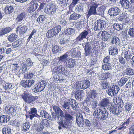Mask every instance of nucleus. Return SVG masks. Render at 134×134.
Returning <instances> with one entry per match:
<instances>
[{
    "instance_id": "29",
    "label": "nucleus",
    "mask_w": 134,
    "mask_h": 134,
    "mask_svg": "<svg viewBox=\"0 0 134 134\" xmlns=\"http://www.w3.org/2000/svg\"><path fill=\"white\" fill-rule=\"evenodd\" d=\"M102 69L105 71L111 70H112V64L110 63H108L102 65Z\"/></svg>"
},
{
    "instance_id": "42",
    "label": "nucleus",
    "mask_w": 134,
    "mask_h": 134,
    "mask_svg": "<svg viewBox=\"0 0 134 134\" xmlns=\"http://www.w3.org/2000/svg\"><path fill=\"white\" fill-rule=\"evenodd\" d=\"M112 26L114 29L118 31H119L123 28L122 25L119 24L114 23L112 25Z\"/></svg>"
},
{
    "instance_id": "58",
    "label": "nucleus",
    "mask_w": 134,
    "mask_h": 134,
    "mask_svg": "<svg viewBox=\"0 0 134 134\" xmlns=\"http://www.w3.org/2000/svg\"><path fill=\"white\" fill-rule=\"evenodd\" d=\"M128 34L130 37H134V27H131L129 29Z\"/></svg>"
},
{
    "instance_id": "27",
    "label": "nucleus",
    "mask_w": 134,
    "mask_h": 134,
    "mask_svg": "<svg viewBox=\"0 0 134 134\" xmlns=\"http://www.w3.org/2000/svg\"><path fill=\"white\" fill-rule=\"evenodd\" d=\"M105 9L106 7L104 5H102L99 7L97 9V15H102L103 14Z\"/></svg>"
},
{
    "instance_id": "57",
    "label": "nucleus",
    "mask_w": 134,
    "mask_h": 134,
    "mask_svg": "<svg viewBox=\"0 0 134 134\" xmlns=\"http://www.w3.org/2000/svg\"><path fill=\"white\" fill-rule=\"evenodd\" d=\"M26 64L27 66L29 67H31L33 65V62L31 60L30 58H27L26 59Z\"/></svg>"
},
{
    "instance_id": "36",
    "label": "nucleus",
    "mask_w": 134,
    "mask_h": 134,
    "mask_svg": "<svg viewBox=\"0 0 134 134\" xmlns=\"http://www.w3.org/2000/svg\"><path fill=\"white\" fill-rule=\"evenodd\" d=\"M12 65V68L13 71L14 72L17 71V70L19 69V62H15Z\"/></svg>"
},
{
    "instance_id": "25",
    "label": "nucleus",
    "mask_w": 134,
    "mask_h": 134,
    "mask_svg": "<svg viewBox=\"0 0 134 134\" xmlns=\"http://www.w3.org/2000/svg\"><path fill=\"white\" fill-rule=\"evenodd\" d=\"M101 36L102 40L104 41H107L111 38L110 35L106 31L102 32Z\"/></svg>"
},
{
    "instance_id": "14",
    "label": "nucleus",
    "mask_w": 134,
    "mask_h": 134,
    "mask_svg": "<svg viewBox=\"0 0 134 134\" xmlns=\"http://www.w3.org/2000/svg\"><path fill=\"white\" fill-rule=\"evenodd\" d=\"M128 48V50H123L122 53V55L127 61H129L130 60L132 55V52L130 50H129V49H130V48H129V47Z\"/></svg>"
},
{
    "instance_id": "49",
    "label": "nucleus",
    "mask_w": 134,
    "mask_h": 134,
    "mask_svg": "<svg viewBox=\"0 0 134 134\" xmlns=\"http://www.w3.org/2000/svg\"><path fill=\"white\" fill-rule=\"evenodd\" d=\"M66 32V33L67 34V35L72 36L75 33V30L73 28H68Z\"/></svg>"
},
{
    "instance_id": "59",
    "label": "nucleus",
    "mask_w": 134,
    "mask_h": 134,
    "mask_svg": "<svg viewBox=\"0 0 134 134\" xmlns=\"http://www.w3.org/2000/svg\"><path fill=\"white\" fill-rule=\"evenodd\" d=\"M83 6L81 4L78 5L77 6L76 10L77 12H82L83 11Z\"/></svg>"
},
{
    "instance_id": "46",
    "label": "nucleus",
    "mask_w": 134,
    "mask_h": 134,
    "mask_svg": "<svg viewBox=\"0 0 134 134\" xmlns=\"http://www.w3.org/2000/svg\"><path fill=\"white\" fill-rule=\"evenodd\" d=\"M52 75L53 76V81L55 82L58 83L63 81V80L62 79H60V78L59 79L58 78V75L54 74L53 75L52 74Z\"/></svg>"
},
{
    "instance_id": "21",
    "label": "nucleus",
    "mask_w": 134,
    "mask_h": 134,
    "mask_svg": "<svg viewBox=\"0 0 134 134\" xmlns=\"http://www.w3.org/2000/svg\"><path fill=\"white\" fill-rule=\"evenodd\" d=\"M40 115L45 118L51 120H53V119L52 118L51 115L45 110H42L40 113Z\"/></svg>"
},
{
    "instance_id": "31",
    "label": "nucleus",
    "mask_w": 134,
    "mask_h": 134,
    "mask_svg": "<svg viewBox=\"0 0 134 134\" xmlns=\"http://www.w3.org/2000/svg\"><path fill=\"white\" fill-rule=\"evenodd\" d=\"M81 17V15L76 13H73L71 14L69 18V20H77Z\"/></svg>"
},
{
    "instance_id": "47",
    "label": "nucleus",
    "mask_w": 134,
    "mask_h": 134,
    "mask_svg": "<svg viewBox=\"0 0 134 134\" xmlns=\"http://www.w3.org/2000/svg\"><path fill=\"white\" fill-rule=\"evenodd\" d=\"M47 37L48 38L52 37L55 36L52 29L49 30L46 34Z\"/></svg>"
},
{
    "instance_id": "53",
    "label": "nucleus",
    "mask_w": 134,
    "mask_h": 134,
    "mask_svg": "<svg viewBox=\"0 0 134 134\" xmlns=\"http://www.w3.org/2000/svg\"><path fill=\"white\" fill-rule=\"evenodd\" d=\"M27 87H30L34 84L35 81L33 80H26Z\"/></svg>"
},
{
    "instance_id": "9",
    "label": "nucleus",
    "mask_w": 134,
    "mask_h": 134,
    "mask_svg": "<svg viewBox=\"0 0 134 134\" xmlns=\"http://www.w3.org/2000/svg\"><path fill=\"white\" fill-rule=\"evenodd\" d=\"M119 90V87L118 86L113 85L109 88L107 93L109 96H114L118 93Z\"/></svg>"
},
{
    "instance_id": "3",
    "label": "nucleus",
    "mask_w": 134,
    "mask_h": 134,
    "mask_svg": "<svg viewBox=\"0 0 134 134\" xmlns=\"http://www.w3.org/2000/svg\"><path fill=\"white\" fill-rule=\"evenodd\" d=\"M107 24L105 21L99 19L94 23L92 27L95 31H99L101 30L103 28L106 27Z\"/></svg>"
},
{
    "instance_id": "22",
    "label": "nucleus",
    "mask_w": 134,
    "mask_h": 134,
    "mask_svg": "<svg viewBox=\"0 0 134 134\" xmlns=\"http://www.w3.org/2000/svg\"><path fill=\"white\" fill-rule=\"evenodd\" d=\"M53 109L55 114L58 115H59V116L61 117L64 116V112L58 107L56 105H54L53 107Z\"/></svg>"
},
{
    "instance_id": "15",
    "label": "nucleus",
    "mask_w": 134,
    "mask_h": 134,
    "mask_svg": "<svg viewBox=\"0 0 134 134\" xmlns=\"http://www.w3.org/2000/svg\"><path fill=\"white\" fill-rule=\"evenodd\" d=\"M76 123L80 127H83L85 119L83 118L82 114L81 113H79L76 116Z\"/></svg>"
},
{
    "instance_id": "26",
    "label": "nucleus",
    "mask_w": 134,
    "mask_h": 134,
    "mask_svg": "<svg viewBox=\"0 0 134 134\" xmlns=\"http://www.w3.org/2000/svg\"><path fill=\"white\" fill-rule=\"evenodd\" d=\"M75 98L79 100L81 99L84 95L83 91L82 90H80L75 92Z\"/></svg>"
},
{
    "instance_id": "19",
    "label": "nucleus",
    "mask_w": 134,
    "mask_h": 134,
    "mask_svg": "<svg viewBox=\"0 0 134 134\" xmlns=\"http://www.w3.org/2000/svg\"><path fill=\"white\" fill-rule=\"evenodd\" d=\"M58 124L62 126V127L64 128H66L67 129L69 128L70 126L69 125L70 122L66 120H62L60 121L57 122Z\"/></svg>"
},
{
    "instance_id": "62",
    "label": "nucleus",
    "mask_w": 134,
    "mask_h": 134,
    "mask_svg": "<svg viewBox=\"0 0 134 134\" xmlns=\"http://www.w3.org/2000/svg\"><path fill=\"white\" fill-rule=\"evenodd\" d=\"M101 84L104 89L109 88V84L106 81L103 80V81H102Z\"/></svg>"
},
{
    "instance_id": "6",
    "label": "nucleus",
    "mask_w": 134,
    "mask_h": 134,
    "mask_svg": "<svg viewBox=\"0 0 134 134\" xmlns=\"http://www.w3.org/2000/svg\"><path fill=\"white\" fill-rule=\"evenodd\" d=\"M92 4L90 6V9L88 10L87 16H90L92 15H97V12L96 9L98 7V4L96 1H93L92 2Z\"/></svg>"
},
{
    "instance_id": "41",
    "label": "nucleus",
    "mask_w": 134,
    "mask_h": 134,
    "mask_svg": "<svg viewBox=\"0 0 134 134\" xmlns=\"http://www.w3.org/2000/svg\"><path fill=\"white\" fill-rule=\"evenodd\" d=\"M76 49L75 48H72L67 53H69L68 55H69V56H70L73 58H75L76 57Z\"/></svg>"
},
{
    "instance_id": "51",
    "label": "nucleus",
    "mask_w": 134,
    "mask_h": 134,
    "mask_svg": "<svg viewBox=\"0 0 134 134\" xmlns=\"http://www.w3.org/2000/svg\"><path fill=\"white\" fill-rule=\"evenodd\" d=\"M46 19L45 16L43 15H40L37 19V21L38 23H42Z\"/></svg>"
},
{
    "instance_id": "33",
    "label": "nucleus",
    "mask_w": 134,
    "mask_h": 134,
    "mask_svg": "<svg viewBox=\"0 0 134 134\" xmlns=\"http://www.w3.org/2000/svg\"><path fill=\"white\" fill-rule=\"evenodd\" d=\"M11 30V28L9 27L5 28L2 29L0 31V36H2L5 34L10 32Z\"/></svg>"
},
{
    "instance_id": "44",
    "label": "nucleus",
    "mask_w": 134,
    "mask_h": 134,
    "mask_svg": "<svg viewBox=\"0 0 134 134\" xmlns=\"http://www.w3.org/2000/svg\"><path fill=\"white\" fill-rule=\"evenodd\" d=\"M61 117L64 118H65V120H67V121L70 120H73L74 119V118L69 114L67 113V112H66L65 113V115H64V116L63 117Z\"/></svg>"
},
{
    "instance_id": "24",
    "label": "nucleus",
    "mask_w": 134,
    "mask_h": 134,
    "mask_svg": "<svg viewBox=\"0 0 134 134\" xmlns=\"http://www.w3.org/2000/svg\"><path fill=\"white\" fill-rule=\"evenodd\" d=\"M109 53L110 55H114L116 54L118 52V49L114 46H111L109 49Z\"/></svg>"
},
{
    "instance_id": "17",
    "label": "nucleus",
    "mask_w": 134,
    "mask_h": 134,
    "mask_svg": "<svg viewBox=\"0 0 134 134\" xmlns=\"http://www.w3.org/2000/svg\"><path fill=\"white\" fill-rule=\"evenodd\" d=\"M70 103L69 100H68V102H65L62 107L65 109L66 110L67 112L70 114L72 113V111L70 108Z\"/></svg>"
},
{
    "instance_id": "39",
    "label": "nucleus",
    "mask_w": 134,
    "mask_h": 134,
    "mask_svg": "<svg viewBox=\"0 0 134 134\" xmlns=\"http://www.w3.org/2000/svg\"><path fill=\"white\" fill-rule=\"evenodd\" d=\"M26 16L25 13L23 12L19 15L16 18V20L20 21L24 19Z\"/></svg>"
},
{
    "instance_id": "30",
    "label": "nucleus",
    "mask_w": 134,
    "mask_h": 134,
    "mask_svg": "<svg viewBox=\"0 0 134 134\" xmlns=\"http://www.w3.org/2000/svg\"><path fill=\"white\" fill-rule=\"evenodd\" d=\"M30 124L29 122L24 123L21 126V130L22 131L26 132L28 131L30 128Z\"/></svg>"
},
{
    "instance_id": "10",
    "label": "nucleus",
    "mask_w": 134,
    "mask_h": 134,
    "mask_svg": "<svg viewBox=\"0 0 134 134\" xmlns=\"http://www.w3.org/2000/svg\"><path fill=\"white\" fill-rule=\"evenodd\" d=\"M65 68L63 65H60L56 67H55L53 69L52 71L53 74L58 75L59 73H62L65 74Z\"/></svg>"
},
{
    "instance_id": "23",
    "label": "nucleus",
    "mask_w": 134,
    "mask_h": 134,
    "mask_svg": "<svg viewBox=\"0 0 134 134\" xmlns=\"http://www.w3.org/2000/svg\"><path fill=\"white\" fill-rule=\"evenodd\" d=\"M111 43L113 44H115L116 46L120 45L119 39L116 36H113L111 37Z\"/></svg>"
},
{
    "instance_id": "61",
    "label": "nucleus",
    "mask_w": 134,
    "mask_h": 134,
    "mask_svg": "<svg viewBox=\"0 0 134 134\" xmlns=\"http://www.w3.org/2000/svg\"><path fill=\"white\" fill-rule=\"evenodd\" d=\"M30 4L34 10L37 8L38 6V4L37 3H35L33 1L31 2Z\"/></svg>"
},
{
    "instance_id": "34",
    "label": "nucleus",
    "mask_w": 134,
    "mask_h": 134,
    "mask_svg": "<svg viewBox=\"0 0 134 134\" xmlns=\"http://www.w3.org/2000/svg\"><path fill=\"white\" fill-rule=\"evenodd\" d=\"M13 7L12 6H6L4 9V12L7 14H9L13 11Z\"/></svg>"
},
{
    "instance_id": "55",
    "label": "nucleus",
    "mask_w": 134,
    "mask_h": 134,
    "mask_svg": "<svg viewBox=\"0 0 134 134\" xmlns=\"http://www.w3.org/2000/svg\"><path fill=\"white\" fill-rule=\"evenodd\" d=\"M126 73L128 75H132L134 74V70L131 68H128L126 70Z\"/></svg>"
},
{
    "instance_id": "1",
    "label": "nucleus",
    "mask_w": 134,
    "mask_h": 134,
    "mask_svg": "<svg viewBox=\"0 0 134 134\" xmlns=\"http://www.w3.org/2000/svg\"><path fill=\"white\" fill-rule=\"evenodd\" d=\"M109 102V100L107 98L101 100L100 104L102 107L97 108L93 113V115L95 118L99 121L105 120L108 118L109 113L105 107L108 105Z\"/></svg>"
},
{
    "instance_id": "12",
    "label": "nucleus",
    "mask_w": 134,
    "mask_h": 134,
    "mask_svg": "<svg viewBox=\"0 0 134 134\" xmlns=\"http://www.w3.org/2000/svg\"><path fill=\"white\" fill-rule=\"evenodd\" d=\"M84 48L85 51L84 55L86 57L89 56L91 52H92L91 51L92 49L91 44L89 42H87L85 43Z\"/></svg>"
},
{
    "instance_id": "13",
    "label": "nucleus",
    "mask_w": 134,
    "mask_h": 134,
    "mask_svg": "<svg viewBox=\"0 0 134 134\" xmlns=\"http://www.w3.org/2000/svg\"><path fill=\"white\" fill-rule=\"evenodd\" d=\"M20 110V108H18L14 106L8 107L5 109V110L7 111L8 114L11 115L17 113L19 112Z\"/></svg>"
},
{
    "instance_id": "18",
    "label": "nucleus",
    "mask_w": 134,
    "mask_h": 134,
    "mask_svg": "<svg viewBox=\"0 0 134 134\" xmlns=\"http://www.w3.org/2000/svg\"><path fill=\"white\" fill-rule=\"evenodd\" d=\"M75 60L74 59L70 58L68 60L66 63V66L67 68H72L75 65Z\"/></svg>"
},
{
    "instance_id": "20",
    "label": "nucleus",
    "mask_w": 134,
    "mask_h": 134,
    "mask_svg": "<svg viewBox=\"0 0 134 134\" xmlns=\"http://www.w3.org/2000/svg\"><path fill=\"white\" fill-rule=\"evenodd\" d=\"M69 101H70V105L74 110L77 111V109L79 108V106L75 100L72 99L70 98Z\"/></svg>"
},
{
    "instance_id": "37",
    "label": "nucleus",
    "mask_w": 134,
    "mask_h": 134,
    "mask_svg": "<svg viewBox=\"0 0 134 134\" xmlns=\"http://www.w3.org/2000/svg\"><path fill=\"white\" fill-rule=\"evenodd\" d=\"M89 93L90 96L92 99H94L97 97V93L96 90H92L90 91Z\"/></svg>"
},
{
    "instance_id": "60",
    "label": "nucleus",
    "mask_w": 134,
    "mask_h": 134,
    "mask_svg": "<svg viewBox=\"0 0 134 134\" xmlns=\"http://www.w3.org/2000/svg\"><path fill=\"white\" fill-rule=\"evenodd\" d=\"M98 103L97 101L92 100L91 104L92 107V109L95 110L98 106Z\"/></svg>"
},
{
    "instance_id": "5",
    "label": "nucleus",
    "mask_w": 134,
    "mask_h": 134,
    "mask_svg": "<svg viewBox=\"0 0 134 134\" xmlns=\"http://www.w3.org/2000/svg\"><path fill=\"white\" fill-rule=\"evenodd\" d=\"M90 31L89 30H84L81 32L76 39L74 40V43L76 44H80L84 39L86 38Z\"/></svg>"
},
{
    "instance_id": "16",
    "label": "nucleus",
    "mask_w": 134,
    "mask_h": 134,
    "mask_svg": "<svg viewBox=\"0 0 134 134\" xmlns=\"http://www.w3.org/2000/svg\"><path fill=\"white\" fill-rule=\"evenodd\" d=\"M120 3L123 8L125 9H128L131 7V4L128 0H120Z\"/></svg>"
},
{
    "instance_id": "40",
    "label": "nucleus",
    "mask_w": 134,
    "mask_h": 134,
    "mask_svg": "<svg viewBox=\"0 0 134 134\" xmlns=\"http://www.w3.org/2000/svg\"><path fill=\"white\" fill-rule=\"evenodd\" d=\"M44 128L43 126L41 124V123L38 124L35 127V130L38 132L42 131Z\"/></svg>"
},
{
    "instance_id": "48",
    "label": "nucleus",
    "mask_w": 134,
    "mask_h": 134,
    "mask_svg": "<svg viewBox=\"0 0 134 134\" xmlns=\"http://www.w3.org/2000/svg\"><path fill=\"white\" fill-rule=\"evenodd\" d=\"M61 28L60 26H58L52 28V29L53 30V32L55 34V36L57 35L59 32H60Z\"/></svg>"
},
{
    "instance_id": "56",
    "label": "nucleus",
    "mask_w": 134,
    "mask_h": 134,
    "mask_svg": "<svg viewBox=\"0 0 134 134\" xmlns=\"http://www.w3.org/2000/svg\"><path fill=\"white\" fill-rule=\"evenodd\" d=\"M27 29V26H23L20 28L19 31V32L21 34H24L25 33Z\"/></svg>"
},
{
    "instance_id": "2",
    "label": "nucleus",
    "mask_w": 134,
    "mask_h": 134,
    "mask_svg": "<svg viewBox=\"0 0 134 134\" xmlns=\"http://www.w3.org/2000/svg\"><path fill=\"white\" fill-rule=\"evenodd\" d=\"M116 102L117 103H121L122 104L121 105L123 104V102L122 100L120 99H116ZM121 104L119 105V106H120V107H117L115 106L112 105H109L108 109H109L110 112H112L113 114L116 115H119L120 113L122 111V108L121 106Z\"/></svg>"
},
{
    "instance_id": "28",
    "label": "nucleus",
    "mask_w": 134,
    "mask_h": 134,
    "mask_svg": "<svg viewBox=\"0 0 134 134\" xmlns=\"http://www.w3.org/2000/svg\"><path fill=\"white\" fill-rule=\"evenodd\" d=\"M18 37L17 35L15 33H12L10 34L8 37V41L10 42H12L15 40Z\"/></svg>"
},
{
    "instance_id": "63",
    "label": "nucleus",
    "mask_w": 134,
    "mask_h": 134,
    "mask_svg": "<svg viewBox=\"0 0 134 134\" xmlns=\"http://www.w3.org/2000/svg\"><path fill=\"white\" fill-rule=\"evenodd\" d=\"M3 87L5 90H8L12 88V85L11 83H7L5 85V86H3Z\"/></svg>"
},
{
    "instance_id": "11",
    "label": "nucleus",
    "mask_w": 134,
    "mask_h": 134,
    "mask_svg": "<svg viewBox=\"0 0 134 134\" xmlns=\"http://www.w3.org/2000/svg\"><path fill=\"white\" fill-rule=\"evenodd\" d=\"M117 7H113L109 8L108 11L109 15L111 16H116L119 14L120 11Z\"/></svg>"
},
{
    "instance_id": "35",
    "label": "nucleus",
    "mask_w": 134,
    "mask_h": 134,
    "mask_svg": "<svg viewBox=\"0 0 134 134\" xmlns=\"http://www.w3.org/2000/svg\"><path fill=\"white\" fill-rule=\"evenodd\" d=\"M3 134H11V129L8 126L4 127L2 130Z\"/></svg>"
},
{
    "instance_id": "64",
    "label": "nucleus",
    "mask_w": 134,
    "mask_h": 134,
    "mask_svg": "<svg viewBox=\"0 0 134 134\" xmlns=\"http://www.w3.org/2000/svg\"><path fill=\"white\" fill-rule=\"evenodd\" d=\"M103 75L105 79L106 80L111 77V74L109 72L103 73Z\"/></svg>"
},
{
    "instance_id": "7",
    "label": "nucleus",
    "mask_w": 134,
    "mask_h": 134,
    "mask_svg": "<svg viewBox=\"0 0 134 134\" xmlns=\"http://www.w3.org/2000/svg\"><path fill=\"white\" fill-rule=\"evenodd\" d=\"M56 10V7L53 4L46 6L44 12L47 14L52 15L55 13Z\"/></svg>"
},
{
    "instance_id": "54",
    "label": "nucleus",
    "mask_w": 134,
    "mask_h": 134,
    "mask_svg": "<svg viewBox=\"0 0 134 134\" xmlns=\"http://www.w3.org/2000/svg\"><path fill=\"white\" fill-rule=\"evenodd\" d=\"M53 52L54 54L58 53L60 51V48L58 46H55L52 49Z\"/></svg>"
},
{
    "instance_id": "8",
    "label": "nucleus",
    "mask_w": 134,
    "mask_h": 134,
    "mask_svg": "<svg viewBox=\"0 0 134 134\" xmlns=\"http://www.w3.org/2000/svg\"><path fill=\"white\" fill-rule=\"evenodd\" d=\"M46 85V82L45 81H42L36 84L35 85L34 90L37 92H41L43 90Z\"/></svg>"
},
{
    "instance_id": "50",
    "label": "nucleus",
    "mask_w": 134,
    "mask_h": 134,
    "mask_svg": "<svg viewBox=\"0 0 134 134\" xmlns=\"http://www.w3.org/2000/svg\"><path fill=\"white\" fill-rule=\"evenodd\" d=\"M50 122L47 119H43L41 122V124L47 127H48L49 125Z\"/></svg>"
},
{
    "instance_id": "38",
    "label": "nucleus",
    "mask_w": 134,
    "mask_h": 134,
    "mask_svg": "<svg viewBox=\"0 0 134 134\" xmlns=\"http://www.w3.org/2000/svg\"><path fill=\"white\" fill-rule=\"evenodd\" d=\"M90 82L88 80H83L82 81V88L83 89H85L88 88L90 86Z\"/></svg>"
},
{
    "instance_id": "52",
    "label": "nucleus",
    "mask_w": 134,
    "mask_h": 134,
    "mask_svg": "<svg viewBox=\"0 0 134 134\" xmlns=\"http://www.w3.org/2000/svg\"><path fill=\"white\" fill-rule=\"evenodd\" d=\"M97 59L96 56H93L91 59V64L92 65H94L97 64Z\"/></svg>"
},
{
    "instance_id": "45",
    "label": "nucleus",
    "mask_w": 134,
    "mask_h": 134,
    "mask_svg": "<svg viewBox=\"0 0 134 134\" xmlns=\"http://www.w3.org/2000/svg\"><path fill=\"white\" fill-rule=\"evenodd\" d=\"M127 80V79L126 77H121V79L119 81L118 84L120 86H122L124 85L126 82Z\"/></svg>"
},
{
    "instance_id": "43",
    "label": "nucleus",
    "mask_w": 134,
    "mask_h": 134,
    "mask_svg": "<svg viewBox=\"0 0 134 134\" xmlns=\"http://www.w3.org/2000/svg\"><path fill=\"white\" fill-rule=\"evenodd\" d=\"M21 41L18 39L13 43L12 46L14 48L19 47L21 45Z\"/></svg>"
},
{
    "instance_id": "32",
    "label": "nucleus",
    "mask_w": 134,
    "mask_h": 134,
    "mask_svg": "<svg viewBox=\"0 0 134 134\" xmlns=\"http://www.w3.org/2000/svg\"><path fill=\"white\" fill-rule=\"evenodd\" d=\"M69 53H66L65 54L60 56L59 58V60L64 63H65L68 60L67 58L69 56Z\"/></svg>"
},
{
    "instance_id": "4",
    "label": "nucleus",
    "mask_w": 134,
    "mask_h": 134,
    "mask_svg": "<svg viewBox=\"0 0 134 134\" xmlns=\"http://www.w3.org/2000/svg\"><path fill=\"white\" fill-rule=\"evenodd\" d=\"M22 97L25 102L29 104H33L34 102L38 98L37 96H34L25 92H24L22 95Z\"/></svg>"
}]
</instances>
